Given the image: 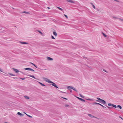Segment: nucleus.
Returning a JSON list of instances; mask_svg holds the SVG:
<instances>
[{"instance_id": "nucleus-38", "label": "nucleus", "mask_w": 123, "mask_h": 123, "mask_svg": "<svg viewBox=\"0 0 123 123\" xmlns=\"http://www.w3.org/2000/svg\"><path fill=\"white\" fill-rule=\"evenodd\" d=\"M66 107H68L69 106V105H65Z\"/></svg>"}, {"instance_id": "nucleus-18", "label": "nucleus", "mask_w": 123, "mask_h": 123, "mask_svg": "<svg viewBox=\"0 0 123 123\" xmlns=\"http://www.w3.org/2000/svg\"><path fill=\"white\" fill-rule=\"evenodd\" d=\"M24 97L26 99H29L30 98L29 97L27 96H24Z\"/></svg>"}, {"instance_id": "nucleus-4", "label": "nucleus", "mask_w": 123, "mask_h": 123, "mask_svg": "<svg viewBox=\"0 0 123 123\" xmlns=\"http://www.w3.org/2000/svg\"><path fill=\"white\" fill-rule=\"evenodd\" d=\"M88 115L90 117H91V118H93V117H94V118H97L98 119L99 118H97V117H94V116H93L92 115H91V114H88Z\"/></svg>"}, {"instance_id": "nucleus-10", "label": "nucleus", "mask_w": 123, "mask_h": 123, "mask_svg": "<svg viewBox=\"0 0 123 123\" xmlns=\"http://www.w3.org/2000/svg\"><path fill=\"white\" fill-rule=\"evenodd\" d=\"M67 1L68 2H71L72 3H74V2L72 0H67Z\"/></svg>"}, {"instance_id": "nucleus-13", "label": "nucleus", "mask_w": 123, "mask_h": 123, "mask_svg": "<svg viewBox=\"0 0 123 123\" xmlns=\"http://www.w3.org/2000/svg\"><path fill=\"white\" fill-rule=\"evenodd\" d=\"M29 76L30 77H31L34 79H37V80L38 79H37L35 78V77H34V75H29Z\"/></svg>"}, {"instance_id": "nucleus-6", "label": "nucleus", "mask_w": 123, "mask_h": 123, "mask_svg": "<svg viewBox=\"0 0 123 123\" xmlns=\"http://www.w3.org/2000/svg\"><path fill=\"white\" fill-rule=\"evenodd\" d=\"M47 58L48 61H52L53 60V59L52 58L48 57H47Z\"/></svg>"}, {"instance_id": "nucleus-43", "label": "nucleus", "mask_w": 123, "mask_h": 123, "mask_svg": "<svg viewBox=\"0 0 123 123\" xmlns=\"http://www.w3.org/2000/svg\"><path fill=\"white\" fill-rule=\"evenodd\" d=\"M120 19L121 20V21H123V19Z\"/></svg>"}, {"instance_id": "nucleus-44", "label": "nucleus", "mask_w": 123, "mask_h": 123, "mask_svg": "<svg viewBox=\"0 0 123 123\" xmlns=\"http://www.w3.org/2000/svg\"><path fill=\"white\" fill-rule=\"evenodd\" d=\"M120 117V118H121L122 119V120H123V118H122L121 117Z\"/></svg>"}, {"instance_id": "nucleus-51", "label": "nucleus", "mask_w": 123, "mask_h": 123, "mask_svg": "<svg viewBox=\"0 0 123 123\" xmlns=\"http://www.w3.org/2000/svg\"><path fill=\"white\" fill-rule=\"evenodd\" d=\"M25 113V114H26V115H27V114H26Z\"/></svg>"}, {"instance_id": "nucleus-35", "label": "nucleus", "mask_w": 123, "mask_h": 123, "mask_svg": "<svg viewBox=\"0 0 123 123\" xmlns=\"http://www.w3.org/2000/svg\"><path fill=\"white\" fill-rule=\"evenodd\" d=\"M87 99L88 100H92V99H90V98H89V99Z\"/></svg>"}, {"instance_id": "nucleus-28", "label": "nucleus", "mask_w": 123, "mask_h": 123, "mask_svg": "<svg viewBox=\"0 0 123 123\" xmlns=\"http://www.w3.org/2000/svg\"><path fill=\"white\" fill-rule=\"evenodd\" d=\"M80 97L82 98H84V96L82 95L81 94H80Z\"/></svg>"}, {"instance_id": "nucleus-29", "label": "nucleus", "mask_w": 123, "mask_h": 123, "mask_svg": "<svg viewBox=\"0 0 123 123\" xmlns=\"http://www.w3.org/2000/svg\"><path fill=\"white\" fill-rule=\"evenodd\" d=\"M30 71H32L33 72H34V70L32 69H31V68L30 70Z\"/></svg>"}, {"instance_id": "nucleus-47", "label": "nucleus", "mask_w": 123, "mask_h": 123, "mask_svg": "<svg viewBox=\"0 0 123 123\" xmlns=\"http://www.w3.org/2000/svg\"><path fill=\"white\" fill-rule=\"evenodd\" d=\"M102 107H103L104 108V106H103H103H102Z\"/></svg>"}, {"instance_id": "nucleus-12", "label": "nucleus", "mask_w": 123, "mask_h": 123, "mask_svg": "<svg viewBox=\"0 0 123 123\" xmlns=\"http://www.w3.org/2000/svg\"><path fill=\"white\" fill-rule=\"evenodd\" d=\"M53 34L55 36V37H56L57 36V33L55 32V31H54L53 32Z\"/></svg>"}, {"instance_id": "nucleus-32", "label": "nucleus", "mask_w": 123, "mask_h": 123, "mask_svg": "<svg viewBox=\"0 0 123 123\" xmlns=\"http://www.w3.org/2000/svg\"><path fill=\"white\" fill-rule=\"evenodd\" d=\"M64 15L66 18H68V16L66 15L65 14H64Z\"/></svg>"}, {"instance_id": "nucleus-21", "label": "nucleus", "mask_w": 123, "mask_h": 123, "mask_svg": "<svg viewBox=\"0 0 123 123\" xmlns=\"http://www.w3.org/2000/svg\"><path fill=\"white\" fill-rule=\"evenodd\" d=\"M112 106H113L115 108H116L117 107V106L116 105H115L114 104H113L112 105Z\"/></svg>"}, {"instance_id": "nucleus-37", "label": "nucleus", "mask_w": 123, "mask_h": 123, "mask_svg": "<svg viewBox=\"0 0 123 123\" xmlns=\"http://www.w3.org/2000/svg\"><path fill=\"white\" fill-rule=\"evenodd\" d=\"M103 71L105 72H106V73H107V72L105 70V69H103Z\"/></svg>"}, {"instance_id": "nucleus-9", "label": "nucleus", "mask_w": 123, "mask_h": 123, "mask_svg": "<svg viewBox=\"0 0 123 123\" xmlns=\"http://www.w3.org/2000/svg\"><path fill=\"white\" fill-rule=\"evenodd\" d=\"M19 43L24 44H28V43H27L24 42H20Z\"/></svg>"}, {"instance_id": "nucleus-17", "label": "nucleus", "mask_w": 123, "mask_h": 123, "mask_svg": "<svg viewBox=\"0 0 123 123\" xmlns=\"http://www.w3.org/2000/svg\"><path fill=\"white\" fill-rule=\"evenodd\" d=\"M39 83L42 86H45V85L44 84H43L41 82H39Z\"/></svg>"}, {"instance_id": "nucleus-40", "label": "nucleus", "mask_w": 123, "mask_h": 123, "mask_svg": "<svg viewBox=\"0 0 123 123\" xmlns=\"http://www.w3.org/2000/svg\"><path fill=\"white\" fill-rule=\"evenodd\" d=\"M27 115L29 117H32V116H30V115Z\"/></svg>"}, {"instance_id": "nucleus-30", "label": "nucleus", "mask_w": 123, "mask_h": 123, "mask_svg": "<svg viewBox=\"0 0 123 123\" xmlns=\"http://www.w3.org/2000/svg\"><path fill=\"white\" fill-rule=\"evenodd\" d=\"M51 38L53 39H55V38H54V37L53 36H51Z\"/></svg>"}, {"instance_id": "nucleus-39", "label": "nucleus", "mask_w": 123, "mask_h": 123, "mask_svg": "<svg viewBox=\"0 0 123 123\" xmlns=\"http://www.w3.org/2000/svg\"><path fill=\"white\" fill-rule=\"evenodd\" d=\"M62 98L67 100V99L66 98Z\"/></svg>"}, {"instance_id": "nucleus-52", "label": "nucleus", "mask_w": 123, "mask_h": 123, "mask_svg": "<svg viewBox=\"0 0 123 123\" xmlns=\"http://www.w3.org/2000/svg\"><path fill=\"white\" fill-rule=\"evenodd\" d=\"M63 92V93H65V92Z\"/></svg>"}, {"instance_id": "nucleus-33", "label": "nucleus", "mask_w": 123, "mask_h": 123, "mask_svg": "<svg viewBox=\"0 0 123 123\" xmlns=\"http://www.w3.org/2000/svg\"><path fill=\"white\" fill-rule=\"evenodd\" d=\"M43 78L44 79V80L45 81H46V78Z\"/></svg>"}, {"instance_id": "nucleus-8", "label": "nucleus", "mask_w": 123, "mask_h": 123, "mask_svg": "<svg viewBox=\"0 0 123 123\" xmlns=\"http://www.w3.org/2000/svg\"><path fill=\"white\" fill-rule=\"evenodd\" d=\"M17 114L22 117H23L24 115V114H22L20 112H18Z\"/></svg>"}, {"instance_id": "nucleus-48", "label": "nucleus", "mask_w": 123, "mask_h": 123, "mask_svg": "<svg viewBox=\"0 0 123 123\" xmlns=\"http://www.w3.org/2000/svg\"><path fill=\"white\" fill-rule=\"evenodd\" d=\"M102 107H103L104 108V106H103H103H102Z\"/></svg>"}, {"instance_id": "nucleus-24", "label": "nucleus", "mask_w": 123, "mask_h": 123, "mask_svg": "<svg viewBox=\"0 0 123 123\" xmlns=\"http://www.w3.org/2000/svg\"><path fill=\"white\" fill-rule=\"evenodd\" d=\"M112 104L110 103H108V105L109 106H112Z\"/></svg>"}, {"instance_id": "nucleus-3", "label": "nucleus", "mask_w": 123, "mask_h": 123, "mask_svg": "<svg viewBox=\"0 0 123 123\" xmlns=\"http://www.w3.org/2000/svg\"><path fill=\"white\" fill-rule=\"evenodd\" d=\"M67 88L68 90H70V89H73V90H74L75 92H77V90L74 87H73L71 86H68L67 87Z\"/></svg>"}, {"instance_id": "nucleus-20", "label": "nucleus", "mask_w": 123, "mask_h": 123, "mask_svg": "<svg viewBox=\"0 0 123 123\" xmlns=\"http://www.w3.org/2000/svg\"><path fill=\"white\" fill-rule=\"evenodd\" d=\"M57 7L59 10H61V11H63V10L62 8H60V7Z\"/></svg>"}, {"instance_id": "nucleus-36", "label": "nucleus", "mask_w": 123, "mask_h": 123, "mask_svg": "<svg viewBox=\"0 0 123 123\" xmlns=\"http://www.w3.org/2000/svg\"><path fill=\"white\" fill-rule=\"evenodd\" d=\"M113 18H116V19L117 18H116L115 17L113 16Z\"/></svg>"}, {"instance_id": "nucleus-15", "label": "nucleus", "mask_w": 123, "mask_h": 123, "mask_svg": "<svg viewBox=\"0 0 123 123\" xmlns=\"http://www.w3.org/2000/svg\"><path fill=\"white\" fill-rule=\"evenodd\" d=\"M94 104H96V105H100L101 104L99 103H96V102H94L93 103V105H94Z\"/></svg>"}, {"instance_id": "nucleus-1", "label": "nucleus", "mask_w": 123, "mask_h": 123, "mask_svg": "<svg viewBox=\"0 0 123 123\" xmlns=\"http://www.w3.org/2000/svg\"><path fill=\"white\" fill-rule=\"evenodd\" d=\"M96 98L98 100H97L96 101L104 104H106V102L104 100L101 99L99 98Z\"/></svg>"}, {"instance_id": "nucleus-27", "label": "nucleus", "mask_w": 123, "mask_h": 123, "mask_svg": "<svg viewBox=\"0 0 123 123\" xmlns=\"http://www.w3.org/2000/svg\"><path fill=\"white\" fill-rule=\"evenodd\" d=\"M19 78L20 79H22V80H25V78Z\"/></svg>"}, {"instance_id": "nucleus-7", "label": "nucleus", "mask_w": 123, "mask_h": 123, "mask_svg": "<svg viewBox=\"0 0 123 123\" xmlns=\"http://www.w3.org/2000/svg\"><path fill=\"white\" fill-rule=\"evenodd\" d=\"M12 69L16 73H18V72L19 71L18 69L14 68H13Z\"/></svg>"}, {"instance_id": "nucleus-46", "label": "nucleus", "mask_w": 123, "mask_h": 123, "mask_svg": "<svg viewBox=\"0 0 123 123\" xmlns=\"http://www.w3.org/2000/svg\"><path fill=\"white\" fill-rule=\"evenodd\" d=\"M105 108H106V107H105V106H104V109H105Z\"/></svg>"}, {"instance_id": "nucleus-23", "label": "nucleus", "mask_w": 123, "mask_h": 123, "mask_svg": "<svg viewBox=\"0 0 123 123\" xmlns=\"http://www.w3.org/2000/svg\"><path fill=\"white\" fill-rule=\"evenodd\" d=\"M9 74L11 76H15V75L14 74H12L11 73H9Z\"/></svg>"}, {"instance_id": "nucleus-14", "label": "nucleus", "mask_w": 123, "mask_h": 123, "mask_svg": "<svg viewBox=\"0 0 123 123\" xmlns=\"http://www.w3.org/2000/svg\"><path fill=\"white\" fill-rule=\"evenodd\" d=\"M31 68H26L24 69L27 70H29L30 71V70Z\"/></svg>"}, {"instance_id": "nucleus-34", "label": "nucleus", "mask_w": 123, "mask_h": 123, "mask_svg": "<svg viewBox=\"0 0 123 123\" xmlns=\"http://www.w3.org/2000/svg\"><path fill=\"white\" fill-rule=\"evenodd\" d=\"M92 6H93V8H94V9L95 8V6L94 5H92Z\"/></svg>"}, {"instance_id": "nucleus-25", "label": "nucleus", "mask_w": 123, "mask_h": 123, "mask_svg": "<svg viewBox=\"0 0 123 123\" xmlns=\"http://www.w3.org/2000/svg\"><path fill=\"white\" fill-rule=\"evenodd\" d=\"M103 36L105 37H106V35L103 33H102Z\"/></svg>"}, {"instance_id": "nucleus-50", "label": "nucleus", "mask_w": 123, "mask_h": 123, "mask_svg": "<svg viewBox=\"0 0 123 123\" xmlns=\"http://www.w3.org/2000/svg\"><path fill=\"white\" fill-rule=\"evenodd\" d=\"M100 105H101V106H102L103 105H101V104H100Z\"/></svg>"}, {"instance_id": "nucleus-2", "label": "nucleus", "mask_w": 123, "mask_h": 123, "mask_svg": "<svg viewBox=\"0 0 123 123\" xmlns=\"http://www.w3.org/2000/svg\"><path fill=\"white\" fill-rule=\"evenodd\" d=\"M47 82L50 83L52 84H50V85L54 86L55 87L58 88V87H57L56 84L55 83L51 81H50L49 79H48L47 78Z\"/></svg>"}, {"instance_id": "nucleus-19", "label": "nucleus", "mask_w": 123, "mask_h": 123, "mask_svg": "<svg viewBox=\"0 0 123 123\" xmlns=\"http://www.w3.org/2000/svg\"><path fill=\"white\" fill-rule=\"evenodd\" d=\"M30 63L31 64H32V65H33V66H34L36 68H37V67L34 63H32V62H30Z\"/></svg>"}, {"instance_id": "nucleus-41", "label": "nucleus", "mask_w": 123, "mask_h": 123, "mask_svg": "<svg viewBox=\"0 0 123 123\" xmlns=\"http://www.w3.org/2000/svg\"><path fill=\"white\" fill-rule=\"evenodd\" d=\"M106 106L108 108H110V107H109L108 106H107L106 105Z\"/></svg>"}, {"instance_id": "nucleus-31", "label": "nucleus", "mask_w": 123, "mask_h": 123, "mask_svg": "<svg viewBox=\"0 0 123 123\" xmlns=\"http://www.w3.org/2000/svg\"><path fill=\"white\" fill-rule=\"evenodd\" d=\"M13 78L14 79H18V78H17V77H13Z\"/></svg>"}, {"instance_id": "nucleus-42", "label": "nucleus", "mask_w": 123, "mask_h": 123, "mask_svg": "<svg viewBox=\"0 0 123 123\" xmlns=\"http://www.w3.org/2000/svg\"><path fill=\"white\" fill-rule=\"evenodd\" d=\"M69 90H70V92H72V90H71V89H70Z\"/></svg>"}, {"instance_id": "nucleus-49", "label": "nucleus", "mask_w": 123, "mask_h": 123, "mask_svg": "<svg viewBox=\"0 0 123 123\" xmlns=\"http://www.w3.org/2000/svg\"><path fill=\"white\" fill-rule=\"evenodd\" d=\"M102 107H103L104 108V106H103H103H102Z\"/></svg>"}, {"instance_id": "nucleus-22", "label": "nucleus", "mask_w": 123, "mask_h": 123, "mask_svg": "<svg viewBox=\"0 0 123 123\" xmlns=\"http://www.w3.org/2000/svg\"><path fill=\"white\" fill-rule=\"evenodd\" d=\"M112 106H113L115 108H116L117 107V106L116 105H115L114 104H113L112 105Z\"/></svg>"}, {"instance_id": "nucleus-5", "label": "nucleus", "mask_w": 123, "mask_h": 123, "mask_svg": "<svg viewBox=\"0 0 123 123\" xmlns=\"http://www.w3.org/2000/svg\"><path fill=\"white\" fill-rule=\"evenodd\" d=\"M77 98L78 99H79V100H80L81 101H83V102H85V100L84 99H82V98H79V97H77Z\"/></svg>"}, {"instance_id": "nucleus-26", "label": "nucleus", "mask_w": 123, "mask_h": 123, "mask_svg": "<svg viewBox=\"0 0 123 123\" xmlns=\"http://www.w3.org/2000/svg\"><path fill=\"white\" fill-rule=\"evenodd\" d=\"M23 13H25L26 14H29L30 13L28 12H27L25 11H24L23 12Z\"/></svg>"}, {"instance_id": "nucleus-45", "label": "nucleus", "mask_w": 123, "mask_h": 123, "mask_svg": "<svg viewBox=\"0 0 123 123\" xmlns=\"http://www.w3.org/2000/svg\"><path fill=\"white\" fill-rule=\"evenodd\" d=\"M47 8L49 9H50V8L48 7H47Z\"/></svg>"}, {"instance_id": "nucleus-11", "label": "nucleus", "mask_w": 123, "mask_h": 123, "mask_svg": "<svg viewBox=\"0 0 123 123\" xmlns=\"http://www.w3.org/2000/svg\"><path fill=\"white\" fill-rule=\"evenodd\" d=\"M37 31L38 32L40 33V34H41V35L42 36H43V33L40 31L38 30H37L36 31V32L37 33Z\"/></svg>"}, {"instance_id": "nucleus-16", "label": "nucleus", "mask_w": 123, "mask_h": 123, "mask_svg": "<svg viewBox=\"0 0 123 123\" xmlns=\"http://www.w3.org/2000/svg\"><path fill=\"white\" fill-rule=\"evenodd\" d=\"M117 107H119V109H121L122 108V107L120 105H118L117 106Z\"/></svg>"}]
</instances>
